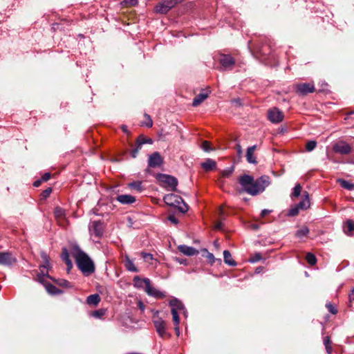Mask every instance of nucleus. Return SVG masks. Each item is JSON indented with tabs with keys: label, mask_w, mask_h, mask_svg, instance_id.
I'll return each instance as SVG.
<instances>
[{
	"label": "nucleus",
	"mask_w": 354,
	"mask_h": 354,
	"mask_svg": "<svg viewBox=\"0 0 354 354\" xmlns=\"http://www.w3.org/2000/svg\"><path fill=\"white\" fill-rule=\"evenodd\" d=\"M17 261V259L10 252H0V265L10 266Z\"/></svg>",
	"instance_id": "nucleus-11"
},
{
	"label": "nucleus",
	"mask_w": 354,
	"mask_h": 354,
	"mask_svg": "<svg viewBox=\"0 0 354 354\" xmlns=\"http://www.w3.org/2000/svg\"><path fill=\"white\" fill-rule=\"evenodd\" d=\"M144 115L146 119V121L145 122H142V125L145 126L148 128L151 127L153 125V121L151 120V118L147 113H145Z\"/></svg>",
	"instance_id": "nucleus-43"
},
{
	"label": "nucleus",
	"mask_w": 354,
	"mask_h": 354,
	"mask_svg": "<svg viewBox=\"0 0 354 354\" xmlns=\"http://www.w3.org/2000/svg\"><path fill=\"white\" fill-rule=\"evenodd\" d=\"M235 149L236 151L237 155L241 157L243 153V150L241 145L239 143H237L235 146Z\"/></svg>",
	"instance_id": "nucleus-51"
},
{
	"label": "nucleus",
	"mask_w": 354,
	"mask_h": 354,
	"mask_svg": "<svg viewBox=\"0 0 354 354\" xmlns=\"http://www.w3.org/2000/svg\"><path fill=\"white\" fill-rule=\"evenodd\" d=\"M201 148L203 149V151L206 152H209L214 150V149L211 147L210 142L207 140H204L202 142Z\"/></svg>",
	"instance_id": "nucleus-41"
},
{
	"label": "nucleus",
	"mask_w": 354,
	"mask_h": 354,
	"mask_svg": "<svg viewBox=\"0 0 354 354\" xmlns=\"http://www.w3.org/2000/svg\"><path fill=\"white\" fill-rule=\"evenodd\" d=\"M308 233H309L308 227L304 226L296 232L295 236L297 238L301 239L304 236H306L308 234Z\"/></svg>",
	"instance_id": "nucleus-30"
},
{
	"label": "nucleus",
	"mask_w": 354,
	"mask_h": 354,
	"mask_svg": "<svg viewBox=\"0 0 354 354\" xmlns=\"http://www.w3.org/2000/svg\"><path fill=\"white\" fill-rule=\"evenodd\" d=\"M223 258L224 261L226 264L231 266H234L236 265V263L235 262V261L232 259V255L228 250L223 251Z\"/></svg>",
	"instance_id": "nucleus-27"
},
{
	"label": "nucleus",
	"mask_w": 354,
	"mask_h": 354,
	"mask_svg": "<svg viewBox=\"0 0 354 354\" xmlns=\"http://www.w3.org/2000/svg\"><path fill=\"white\" fill-rule=\"evenodd\" d=\"M317 146V142L315 140H310L306 142V149L307 151H312L315 149Z\"/></svg>",
	"instance_id": "nucleus-39"
},
{
	"label": "nucleus",
	"mask_w": 354,
	"mask_h": 354,
	"mask_svg": "<svg viewBox=\"0 0 354 354\" xmlns=\"http://www.w3.org/2000/svg\"><path fill=\"white\" fill-rule=\"evenodd\" d=\"M257 53L262 56H266L270 53V48L266 45L263 46L262 47L257 49Z\"/></svg>",
	"instance_id": "nucleus-38"
},
{
	"label": "nucleus",
	"mask_w": 354,
	"mask_h": 354,
	"mask_svg": "<svg viewBox=\"0 0 354 354\" xmlns=\"http://www.w3.org/2000/svg\"><path fill=\"white\" fill-rule=\"evenodd\" d=\"M178 207V209L179 210V212H180L181 213H186L188 209H189V206L187 205V203H185L184 202V201L183 200V202L180 203V205H177L176 206Z\"/></svg>",
	"instance_id": "nucleus-42"
},
{
	"label": "nucleus",
	"mask_w": 354,
	"mask_h": 354,
	"mask_svg": "<svg viewBox=\"0 0 354 354\" xmlns=\"http://www.w3.org/2000/svg\"><path fill=\"white\" fill-rule=\"evenodd\" d=\"M54 214L57 218H62L65 216V210L60 207H56L54 209Z\"/></svg>",
	"instance_id": "nucleus-33"
},
{
	"label": "nucleus",
	"mask_w": 354,
	"mask_h": 354,
	"mask_svg": "<svg viewBox=\"0 0 354 354\" xmlns=\"http://www.w3.org/2000/svg\"><path fill=\"white\" fill-rule=\"evenodd\" d=\"M163 201L167 205L176 207L177 205H180V203L183 202V198L174 194H169L164 196Z\"/></svg>",
	"instance_id": "nucleus-14"
},
{
	"label": "nucleus",
	"mask_w": 354,
	"mask_h": 354,
	"mask_svg": "<svg viewBox=\"0 0 354 354\" xmlns=\"http://www.w3.org/2000/svg\"><path fill=\"white\" fill-rule=\"evenodd\" d=\"M302 187L300 184H296L295 187L293 188L292 192L291 193V198H297L301 192Z\"/></svg>",
	"instance_id": "nucleus-32"
},
{
	"label": "nucleus",
	"mask_w": 354,
	"mask_h": 354,
	"mask_svg": "<svg viewBox=\"0 0 354 354\" xmlns=\"http://www.w3.org/2000/svg\"><path fill=\"white\" fill-rule=\"evenodd\" d=\"M208 97L207 93H201L197 95L192 101V106H197Z\"/></svg>",
	"instance_id": "nucleus-21"
},
{
	"label": "nucleus",
	"mask_w": 354,
	"mask_h": 354,
	"mask_svg": "<svg viewBox=\"0 0 354 354\" xmlns=\"http://www.w3.org/2000/svg\"><path fill=\"white\" fill-rule=\"evenodd\" d=\"M124 2L130 6H135L138 3V0H124Z\"/></svg>",
	"instance_id": "nucleus-55"
},
{
	"label": "nucleus",
	"mask_w": 354,
	"mask_h": 354,
	"mask_svg": "<svg viewBox=\"0 0 354 354\" xmlns=\"http://www.w3.org/2000/svg\"><path fill=\"white\" fill-rule=\"evenodd\" d=\"M41 258L44 263L41 266H40L41 273L37 275L38 280L40 282H42L44 277H46L50 279H53V278L48 275V272L44 273L42 270V269L48 270V269L51 268V265L50 263V258H49L48 255L46 252H41Z\"/></svg>",
	"instance_id": "nucleus-4"
},
{
	"label": "nucleus",
	"mask_w": 354,
	"mask_h": 354,
	"mask_svg": "<svg viewBox=\"0 0 354 354\" xmlns=\"http://www.w3.org/2000/svg\"><path fill=\"white\" fill-rule=\"evenodd\" d=\"M153 322L154 324V326L156 328V330L158 333V334L161 337H165L167 335L166 329V323L164 320H162L161 318L158 317V316L156 317L153 316Z\"/></svg>",
	"instance_id": "nucleus-8"
},
{
	"label": "nucleus",
	"mask_w": 354,
	"mask_h": 354,
	"mask_svg": "<svg viewBox=\"0 0 354 354\" xmlns=\"http://www.w3.org/2000/svg\"><path fill=\"white\" fill-rule=\"evenodd\" d=\"M270 212H271L270 210L267 209H264L261 212V217H264V216H266V215H268Z\"/></svg>",
	"instance_id": "nucleus-57"
},
{
	"label": "nucleus",
	"mask_w": 354,
	"mask_h": 354,
	"mask_svg": "<svg viewBox=\"0 0 354 354\" xmlns=\"http://www.w3.org/2000/svg\"><path fill=\"white\" fill-rule=\"evenodd\" d=\"M303 196L304 198L300 201L299 203L296 204V205L302 210L307 209L310 207V200L309 195L307 192H304Z\"/></svg>",
	"instance_id": "nucleus-18"
},
{
	"label": "nucleus",
	"mask_w": 354,
	"mask_h": 354,
	"mask_svg": "<svg viewBox=\"0 0 354 354\" xmlns=\"http://www.w3.org/2000/svg\"><path fill=\"white\" fill-rule=\"evenodd\" d=\"M89 231L91 234H94L96 237L100 238L103 234V223L100 221H94L91 223Z\"/></svg>",
	"instance_id": "nucleus-10"
},
{
	"label": "nucleus",
	"mask_w": 354,
	"mask_h": 354,
	"mask_svg": "<svg viewBox=\"0 0 354 354\" xmlns=\"http://www.w3.org/2000/svg\"><path fill=\"white\" fill-rule=\"evenodd\" d=\"M175 330L177 333L178 335H179V328H178V326H175Z\"/></svg>",
	"instance_id": "nucleus-64"
},
{
	"label": "nucleus",
	"mask_w": 354,
	"mask_h": 354,
	"mask_svg": "<svg viewBox=\"0 0 354 354\" xmlns=\"http://www.w3.org/2000/svg\"><path fill=\"white\" fill-rule=\"evenodd\" d=\"M51 177V174L49 172H46L45 173L41 178V180L43 181V182H46V181H48Z\"/></svg>",
	"instance_id": "nucleus-52"
},
{
	"label": "nucleus",
	"mask_w": 354,
	"mask_h": 354,
	"mask_svg": "<svg viewBox=\"0 0 354 354\" xmlns=\"http://www.w3.org/2000/svg\"><path fill=\"white\" fill-rule=\"evenodd\" d=\"M61 258L66 264L68 270H70L73 267V263L69 258V253L68 250L66 248H62Z\"/></svg>",
	"instance_id": "nucleus-19"
},
{
	"label": "nucleus",
	"mask_w": 354,
	"mask_h": 354,
	"mask_svg": "<svg viewBox=\"0 0 354 354\" xmlns=\"http://www.w3.org/2000/svg\"><path fill=\"white\" fill-rule=\"evenodd\" d=\"M45 287H46V291L50 295H59V294H61L62 292V291L61 290H59L56 286H55L54 285L50 284V283L46 284Z\"/></svg>",
	"instance_id": "nucleus-26"
},
{
	"label": "nucleus",
	"mask_w": 354,
	"mask_h": 354,
	"mask_svg": "<svg viewBox=\"0 0 354 354\" xmlns=\"http://www.w3.org/2000/svg\"><path fill=\"white\" fill-rule=\"evenodd\" d=\"M306 259L307 262L311 266L315 265L317 263L316 257L312 253H308L306 254Z\"/></svg>",
	"instance_id": "nucleus-37"
},
{
	"label": "nucleus",
	"mask_w": 354,
	"mask_h": 354,
	"mask_svg": "<svg viewBox=\"0 0 354 354\" xmlns=\"http://www.w3.org/2000/svg\"><path fill=\"white\" fill-rule=\"evenodd\" d=\"M333 150L342 155H347L351 152V146L344 141H339L333 146Z\"/></svg>",
	"instance_id": "nucleus-9"
},
{
	"label": "nucleus",
	"mask_w": 354,
	"mask_h": 354,
	"mask_svg": "<svg viewBox=\"0 0 354 354\" xmlns=\"http://www.w3.org/2000/svg\"><path fill=\"white\" fill-rule=\"evenodd\" d=\"M124 264L126 269L128 271L133 272H138V269L136 268V266L134 265L133 262L129 259V256H127V255L125 256Z\"/></svg>",
	"instance_id": "nucleus-20"
},
{
	"label": "nucleus",
	"mask_w": 354,
	"mask_h": 354,
	"mask_svg": "<svg viewBox=\"0 0 354 354\" xmlns=\"http://www.w3.org/2000/svg\"><path fill=\"white\" fill-rule=\"evenodd\" d=\"M234 170V166L230 167L221 171V176L223 178H228L230 177L232 174L233 173Z\"/></svg>",
	"instance_id": "nucleus-34"
},
{
	"label": "nucleus",
	"mask_w": 354,
	"mask_h": 354,
	"mask_svg": "<svg viewBox=\"0 0 354 354\" xmlns=\"http://www.w3.org/2000/svg\"><path fill=\"white\" fill-rule=\"evenodd\" d=\"M349 301L351 302L353 300H354V292L351 291V292L348 295Z\"/></svg>",
	"instance_id": "nucleus-61"
},
{
	"label": "nucleus",
	"mask_w": 354,
	"mask_h": 354,
	"mask_svg": "<svg viewBox=\"0 0 354 354\" xmlns=\"http://www.w3.org/2000/svg\"><path fill=\"white\" fill-rule=\"evenodd\" d=\"M106 313V310L101 308L92 313V316L95 318H102Z\"/></svg>",
	"instance_id": "nucleus-40"
},
{
	"label": "nucleus",
	"mask_w": 354,
	"mask_h": 354,
	"mask_svg": "<svg viewBox=\"0 0 354 354\" xmlns=\"http://www.w3.org/2000/svg\"><path fill=\"white\" fill-rule=\"evenodd\" d=\"M299 210L301 209L296 205H295L290 208L288 212V215L289 216H295L299 214Z\"/></svg>",
	"instance_id": "nucleus-35"
},
{
	"label": "nucleus",
	"mask_w": 354,
	"mask_h": 354,
	"mask_svg": "<svg viewBox=\"0 0 354 354\" xmlns=\"http://www.w3.org/2000/svg\"><path fill=\"white\" fill-rule=\"evenodd\" d=\"M116 200L122 204L129 205L132 204L136 201V198L129 194L118 195Z\"/></svg>",
	"instance_id": "nucleus-17"
},
{
	"label": "nucleus",
	"mask_w": 354,
	"mask_h": 354,
	"mask_svg": "<svg viewBox=\"0 0 354 354\" xmlns=\"http://www.w3.org/2000/svg\"><path fill=\"white\" fill-rule=\"evenodd\" d=\"M344 231L346 234H351L354 231V221L348 219L345 223Z\"/></svg>",
	"instance_id": "nucleus-28"
},
{
	"label": "nucleus",
	"mask_w": 354,
	"mask_h": 354,
	"mask_svg": "<svg viewBox=\"0 0 354 354\" xmlns=\"http://www.w3.org/2000/svg\"><path fill=\"white\" fill-rule=\"evenodd\" d=\"M239 181L243 190L252 196L263 192L270 183L268 176H262L254 180L252 176L248 174L240 176Z\"/></svg>",
	"instance_id": "nucleus-1"
},
{
	"label": "nucleus",
	"mask_w": 354,
	"mask_h": 354,
	"mask_svg": "<svg viewBox=\"0 0 354 354\" xmlns=\"http://www.w3.org/2000/svg\"><path fill=\"white\" fill-rule=\"evenodd\" d=\"M129 187L132 189H135L138 192H141L142 191V183L140 181H134L130 183L129 184Z\"/></svg>",
	"instance_id": "nucleus-31"
},
{
	"label": "nucleus",
	"mask_w": 354,
	"mask_h": 354,
	"mask_svg": "<svg viewBox=\"0 0 354 354\" xmlns=\"http://www.w3.org/2000/svg\"><path fill=\"white\" fill-rule=\"evenodd\" d=\"M41 182L43 181L41 179L37 180L33 183V186L37 187L41 185Z\"/></svg>",
	"instance_id": "nucleus-60"
},
{
	"label": "nucleus",
	"mask_w": 354,
	"mask_h": 354,
	"mask_svg": "<svg viewBox=\"0 0 354 354\" xmlns=\"http://www.w3.org/2000/svg\"><path fill=\"white\" fill-rule=\"evenodd\" d=\"M261 255L260 253H255L250 259V261L251 263H256L261 259Z\"/></svg>",
	"instance_id": "nucleus-47"
},
{
	"label": "nucleus",
	"mask_w": 354,
	"mask_h": 354,
	"mask_svg": "<svg viewBox=\"0 0 354 354\" xmlns=\"http://www.w3.org/2000/svg\"><path fill=\"white\" fill-rule=\"evenodd\" d=\"M178 250L187 256H194L198 254V251L193 247L186 245H180L178 247Z\"/></svg>",
	"instance_id": "nucleus-15"
},
{
	"label": "nucleus",
	"mask_w": 354,
	"mask_h": 354,
	"mask_svg": "<svg viewBox=\"0 0 354 354\" xmlns=\"http://www.w3.org/2000/svg\"><path fill=\"white\" fill-rule=\"evenodd\" d=\"M295 88L297 93L302 95L313 93L315 91L314 84L311 83L297 84Z\"/></svg>",
	"instance_id": "nucleus-12"
},
{
	"label": "nucleus",
	"mask_w": 354,
	"mask_h": 354,
	"mask_svg": "<svg viewBox=\"0 0 354 354\" xmlns=\"http://www.w3.org/2000/svg\"><path fill=\"white\" fill-rule=\"evenodd\" d=\"M284 115L282 111L278 108L273 107L268 111V119L274 124L281 122L283 120Z\"/></svg>",
	"instance_id": "nucleus-6"
},
{
	"label": "nucleus",
	"mask_w": 354,
	"mask_h": 354,
	"mask_svg": "<svg viewBox=\"0 0 354 354\" xmlns=\"http://www.w3.org/2000/svg\"><path fill=\"white\" fill-rule=\"evenodd\" d=\"M337 182L340 184V185L349 191L354 190V184L350 183L348 180H344V179H339Z\"/></svg>",
	"instance_id": "nucleus-29"
},
{
	"label": "nucleus",
	"mask_w": 354,
	"mask_h": 354,
	"mask_svg": "<svg viewBox=\"0 0 354 354\" xmlns=\"http://www.w3.org/2000/svg\"><path fill=\"white\" fill-rule=\"evenodd\" d=\"M135 286L142 288L145 286V292L150 296L157 299H162L165 297L164 292L156 289L151 284V281L148 278L141 279L139 276H135L133 278Z\"/></svg>",
	"instance_id": "nucleus-3"
},
{
	"label": "nucleus",
	"mask_w": 354,
	"mask_h": 354,
	"mask_svg": "<svg viewBox=\"0 0 354 354\" xmlns=\"http://www.w3.org/2000/svg\"><path fill=\"white\" fill-rule=\"evenodd\" d=\"M121 128H122V131H123L124 133H127V132H128V131H127V126H125V125H122Z\"/></svg>",
	"instance_id": "nucleus-63"
},
{
	"label": "nucleus",
	"mask_w": 354,
	"mask_h": 354,
	"mask_svg": "<svg viewBox=\"0 0 354 354\" xmlns=\"http://www.w3.org/2000/svg\"><path fill=\"white\" fill-rule=\"evenodd\" d=\"M55 281L60 286L66 287V288H71V284L69 281H68L66 279H59V280H55Z\"/></svg>",
	"instance_id": "nucleus-44"
},
{
	"label": "nucleus",
	"mask_w": 354,
	"mask_h": 354,
	"mask_svg": "<svg viewBox=\"0 0 354 354\" xmlns=\"http://www.w3.org/2000/svg\"><path fill=\"white\" fill-rule=\"evenodd\" d=\"M72 254L77 268L84 276H89L95 272L93 261L79 246L75 245L73 248Z\"/></svg>",
	"instance_id": "nucleus-2"
},
{
	"label": "nucleus",
	"mask_w": 354,
	"mask_h": 354,
	"mask_svg": "<svg viewBox=\"0 0 354 354\" xmlns=\"http://www.w3.org/2000/svg\"><path fill=\"white\" fill-rule=\"evenodd\" d=\"M256 149H257V145H253V146L249 147L247 149L245 157H246L247 161L249 163H252V164L257 163L256 157L254 156V154Z\"/></svg>",
	"instance_id": "nucleus-16"
},
{
	"label": "nucleus",
	"mask_w": 354,
	"mask_h": 354,
	"mask_svg": "<svg viewBox=\"0 0 354 354\" xmlns=\"http://www.w3.org/2000/svg\"><path fill=\"white\" fill-rule=\"evenodd\" d=\"M169 306L171 307V309H175L178 312V310H182L184 308L183 304L177 298H172L169 302Z\"/></svg>",
	"instance_id": "nucleus-23"
},
{
	"label": "nucleus",
	"mask_w": 354,
	"mask_h": 354,
	"mask_svg": "<svg viewBox=\"0 0 354 354\" xmlns=\"http://www.w3.org/2000/svg\"><path fill=\"white\" fill-rule=\"evenodd\" d=\"M163 159L158 152L151 153L148 160V166L149 167L156 168L161 166Z\"/></svg>",
	"instance_id": "nucleus-13"
},
{
	"label": "nucleus",
	"mask_w": 354,
	"mask_h": 354,
	"mask_svg": "<svg viewBox=\"0 0 354 354\" xmlns=\"http://www.w3.org/2000/svg\"><path fill=\"white\" fill-rule=\"evenodd\" d=\"M136 142H138L139 144V145L142 146V145L147 143V139L140 136L137 139Z\"/></svg>",
	"instance_id": "nucleus-54"
},
{
	"label": "nucleus",
	"mask_w": 354,
	"mask_h": 354,
	"mask_svg": "<svg viewBox=\"0 0 354 354\" xmlns=\"http://www.w3.org/2000/svg\"><path fill=\"white\" fill-rule=\"evenodd\" d=\"M218 60L223 70L230 71L235 64V60L230 55L221 54Z\"/></svg>",
	"instance_id": "nucleus-7"
},
{
	"label": "nucleus",
	"mask_w": 354,
	"mask_h": 354,
	"mask_svg": "<svg viewBox=\"0 0 354 354\" xmlns=\"http://www.w3.org/2000/svg\"><path fill=\"white\" fill-rule=\"evenodd\" d=\"M216 162L210 158H207L205 162L201 163V167L205 171H210L216 167Z\"/></svg>",
	"instance_id": "nucleus-22"
},
{
	"label": "nucleus",
	"mask_w": 354,
	"mask_h": 354,
	"mask_svg": "<svg viewBox=\"0 0 354 354\" xmlns=\"http://www.w3.org/2000/svg\"><path fill=\"white\" fill-rule=\"evenodd\" d=\"M331 342H330V339L329 338V337L326 336L324 338V346H330Z\"/></svg>",
	"instance_id": "nucleus-56"
},
{
	"label": "nucleus",
	"mask_w": 354,
	"mask_h": 354,
	"mask_svg": "<svg viewBox=\"0 0 354 354\" xmlns=\"http://www.w3.org/2000/svg\"><path fill=\"white\" fill-rule=\"evenodd\" d=\"M142 256L145 261H149L153 259V255L150 253H142Z\"/></svg>",
	"instance_id": "nucleus-53"
},
{
	"label": "nucleus",
	"mask_w": 354,
	"mask_h": 354,
	"mask_svg": "<svg viewBox=\"0 0 354 354\" xmlns=\"http://www.w3.org/2000/svg\"><path fill=\"white\" fill-rule=\"evenodd\" d=\"M169 10H170L167 8V6H166L162 0L159 2L155 7V11L160 14H166Z\"/></svg>",
	"instance_id": "nucleus-24"
},
{
	"label": "nucleus",
	"mask_w": 354,
	"mask_h": 354,
	"mask_svg": "<svg viewBox=\"0 0 354 354\" xmlns=\"http://www.w3.org/2000/svg\"><path fill=\"white\" fill-rule=\"evenodd\" d=\"M157 179L160 183L169 187L172 191L176 190L178 180L175 177L167 174H159L157 176Z\"/></svg>",
	"instance_id": "nucleus-5"
},
{
	"label": "nucleus",
	"mask_w": 354,
	"mask_h": 354,
	"mask_svg": "<svg viewBox=\"0 0 354 354\" xmlns=\"http://www.w3.org/2000/svg\"><path fill=\"white\" fill-rule=\"evenodd\" d=\"M167 219L174 225H177L178 223V220L173 214L169 215Z\"/></svg>",
	"instance_id": "nucleus-48"
},
{
	"label": "nucleus",
	"mask_w": 354,
	"mask_h": 354,
	"mask_svg": "<svg viewBox=\"0 0 354 354\" xmlns=\"http://www.w3.org/2000/svg\"><path fill=\"white\" fill-rule=\"evenodd\" d=\"M325 347H326V350L327 353H328V354H330V353L332 352V348H331V346H325Z\"/></svg>",
	"instance_id": "nucleus-62"
},
{
	"label": "nucleus",
	"mask_w": 354,
	"mask_h": 354,
	"mask_svg": "<svg viewBox=\"0 0 354 354\" xmlns=\"http://www.w3.org/2000/svg\"><path fill=\"white\" fill-rule=\"evenodd\" d=\"M215 228L218 230H221L223 228V223L221 222H218L216 225Z\"/></svg>",
	"instance_id": "nucleus-59"
},
{
	"label": "nucleus",
	"mask_w": 354,
	"mask_h": 354,
	"mask_svg": "<svg viewBox=\"0 0 354 354\" xmlns=\"http://www.w3.org/2000/svg\"><path fill=\"white\" fill-rule=\"evenodd\" d=\"M51 192H52V188L48 187L47 189H46L45 190H44L42 192L41 195L44 198H47L50 196Z\"/></svg>",
	"instance_id": "nucleus-50"
},
{
	"label": "nucleus",
	"mask_w": 354,
	"mask_h": 354,
	"mask_svg": "<svg viewBox=\"0 0 354 354\" xmlns=\"http://www.w3.org/2000/svg\"><path fill=\"white\" fill-rule=\"evenodd\" d=\"M142 146L139 145L138 142H136V147L131 151V156L133 158H136L138 151L141 149Z\"/></svg>",
	"instance_id": "nucleus-45"
},
{
	"label": "nucleus",
	"mask_w": 354,
	"mask_h": 354,
	"mask_svg": "<svg viewBox=\"0 0 354 354\" xmlns=\"http://www.w3.org/2000/svg\"><path fill=\"white\" fill-rule=\"evenodd\" d=\"M138 306L142 312L145 310V306L141 301H138Z\"/></svg>",
	"instance_id": "nucleus-58"
},
{
	"label": "nucleus",
	"mask_w": 354,
	"mask_h": 354,
	"mask_svg": "<svg viewBox=\"0 0 354 354\" xmlns=\"http://www.w3.org/2000/svg\"><path fill=\"white\" fill-rule=\"evenodd\" d=\"M204 251L207 253L206 256L207 259L211 263H213L215 259L214 254L212 253L209 252L207 249H204Z\"/></svg>",
	"instance_id": "nucleus-49"
},
{
	"label": "nucleus",
	"mask_w": 354,
	"mask_h": 354,
	"mask_svg": "<svg viewBox=\"0 0 354 354\" xmlns=\"http://www.w3.org/2000/svg\"><path fill=\"white\" fill-rule=\"evenodd\" d=\"M326 308H328V311L333 314V315H335L337 313V310L336 309V308L330 303H327L326 304Z\"/></svg>",
	"instance_id": "nucleus-46"
},
{
	"label": "nucleus",
	"mask_w": 354,
	"mask_h": 354,
	"mask_svg": "<svg viewBox=\"0 0 354 354\" xmlns=\"http://www.w3.org/2000/svg\"><path fill=\"white\" fill-rule=\"evenodd\" d=\"M171 313L172 315V319H173L174 325L178 326V324L180 323V318H179L178 312L176 310H175V309L174 308V309H171Z\"/></svg>",
	"instance_id": "nucleus-36"
},
{
	"label": "nucleus",
	"mask_w": 354,
	"mask_h": 354,
	"mask_svg": "<svg viewBox=\"0 0 354 354\" xmlns=\"http://www.w3.org/2000/svg\"><path fill=\"white\" fill-rule=\"evenodd\" d=\"M100 301V297L98 294L91 295L86 298V303L88 305L97 306Z\"/></svg>",
	"instance_id": "nucleus-25"
}]
</instances>
